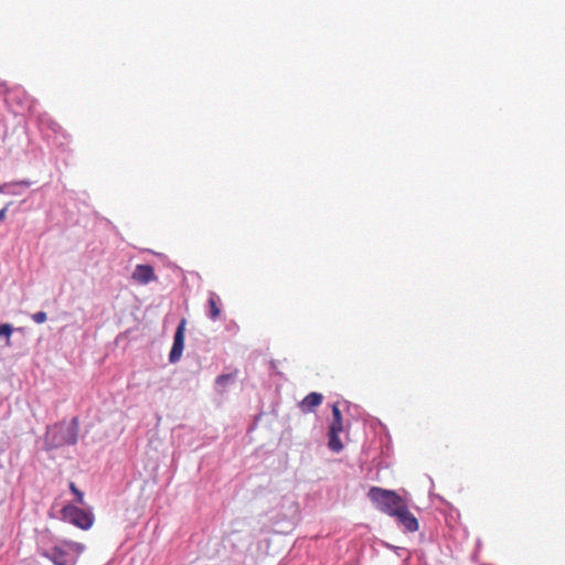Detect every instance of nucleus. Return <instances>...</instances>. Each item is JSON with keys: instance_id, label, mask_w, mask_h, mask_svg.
I'll return each instance as SVG.
<instances>
[{"instance_id": "f257e3e1", "label": "nucleus", "mask_w": 565, "mask_h": 565, "mask_svg": "<svg viewBox=\"0 0 565 565\" xmlns=\"http://www.w3.org/2000/svg\"><path fill=\"white\" fill-rule=\"evenodd\" d=\"M84 550L85 545L82 543L63 540L52 548L44 550L41 554L54 565H76Z\"/></svg>"}, {"instance_id": "f03ea898", "label": "nucleus", "mask_w": 565, "mask_h": 565, "mask_svg": "<svg viewBox=\"0 0 565 565\" xmlns=\"http://www.w3.org/2000/svg\"><path fill=\"white\" fill-rule=\"evenodd\" d=\"M367 497L377 510L390 516H393L406 503L405 499L395 491L380 487H372Z\"/></svg>"}, {"instance_id": "7ed1b4c3", "label": "nucleus", "mask_w": 565, "mask_h": 565, "mask_svg": "<svg viewBox=\"0 0 565 565\" xmlns=\"http://www.w3.org/2000/svg\"><path fill=\"white\" fill-rule=\"evenodd\" d=\"M78 437V419L74 417L70 423L54 425L47 431V440L51 447L57 448L65 445H74Z\"/></svg>"}, {"instance_id": "20e7f679", "label": "nucleus", "mask_w": 565, "mask_h": 565, "mask_svg": "<svg viewBox=\"0 0 565 565\" xmlns=\"http://www.w3.org/2000/svg\"><path fill=\"white\" fill-rule=\"evenodd\" d=\"M62 519L71 524L82 529L88 530L94 523V515L89 511H85L76 505L67 504L62 511Z\"/></svg>"}, {"instance_id": "39448f33", "label": "nucleus", "mask_w": 565, "mask_h": 565, "mask_svg": "<svg viewBox=\"0 0 565 565\" xmlns=\"http://www.w3.org/2000/svg\"><path fill=\"white\" fill-rule=\"evenodd\" d=\"M343 431L342 414L337 404L332 406V420L329 427V448L334 452H340L343 449L339 435Z\"/></svg>"}, {"instance_id": "423d86ee", "label": "nucleus", "mask_w": 565, "mask_h": 565, "mask_svg": "<svg viewBox=\"0 0 565 565\" xmlns=\"http://www.w3.org/2000/svg\"><path fill=\"white\" fill-rule=\"evenodd\" d=\"M185 319H182L175 330L174 338H173V345L169 354V361L171 363L178 362L181 356L184 349V332H185Z\"/></svg>"}, {"instance_id": "0eeeda50", "label": "nucleus", "mask_w": 565, "mask_h": 565, "mask_svg": "<svg viewBox=\"0 0 565 565\" xmlns=\"http://www.w3.org/2000/svg\"><path fill=\"white\" fill-rule=\"evenodd\" d=\"M398 524L407 532H416L419 529L418 520L409 511L407 502L393 515Z\"/></svg>"}, {"instance_id": "6e6552de", "label": "nucleus", "mask_w": 565, "mask_h": 565, "mask_svg": "<svg viewBox=\"0 0 565 565\" xmlns=\"http://www.w3.org/2000/svg\"><path fill=\"white\" fill-rule=\"evenodd\" d=\"M132 279L140 284H148L156 280L157 277L151 265H137L132 273Z\"/></svg>"}, {"instance_id": "1a4fd4ad", "label": "nucleus", "mask_w": 565, "mask_h": 565, "mask_svg": "<svg viewBox=\"0 0 565 565\" xmlns=\"http://www.w3.org/2000/svg\"><path fill=\"white\" fill-rule=\"evenodd\" d=\"M222 300L215 292H210L207 299V316L212 321H216L222 315Z\"/></svg>"}, {"instance_id": "9d476101", "label": "nucleus", "mask_w": 565, "mask_h": 565, "mask_svg": "<svg viewBox=\"0 0 565 565\" xmlns=\"http://www.w3.org/2000/svg\"><path fill=\"white\" fill-rule=\"evenodd\" d=\"M322 399L323 397L320 393L312 392L302 399L300 407L303 412H312L322 403Z\"/></svg>"}, {"instance_id": "9b49d317", "label": "nucleus", "mask_w": 565, "mask_h": 565, "mask_svg": "<svg viewBox=\"0 0 565 565\" xmlns=\"http://www.w3.org/2000/svg\"><path fill=\"white\" fill-rule=\"evenodd\" d=\"M31 185L30 181H19L13 183H7L2 186H0V192L7 193V194H20L19 188H28Z\"/></svg>"}, {"instance_id": "f8f14e48", "label": "nucleus", "mask_w": 565, "mask_h": 565, "mask_svg": "<svg viewBox=\"0 0 565 565\" xmlns=\"http://www.w3.org/2000/svg\"><path fill=\"white\" fill-rule=\"evenodd\" d=\"M13 328L9 323L0 324V345L10 347Z\"/></svg>"}, {"instance_id": "ddd939ff", "label": "nucleus", "mask_w": 565, "mask_h": 565, "mask_svg": "<svg viewBox=\"0 0 565 565\" xmlns=\"http://www.w3.org/2000/svg\"><path fill=\"white\" fill-rule=\"evenodd\" d=\"M232 380H233V374L218 375L215 380V385H216L218 393H224L227 383Z\"/></svg>"}, {"instance_id": "4468645a", "label": "nucleus", "mask_w": 565, "mask_h": 565, "mask_svg": "<svg viewBox=\"0 0 565 565\" xmlns=\"http://www.w3.org/2000/svg\"><path fill=\"white\" fill-rule=\"evenodd\" d=\"M68 487H70V490L72 491V493L75 495L76 502L82 505L85 504L84 493L79 489H77L75 483L73 481H71Z\"/></svg>"}, {"instance_id": "2eb2a0df", "label": "nucleus", "mask_w": 565, "mask_h": 565, "mask_svg": "<svg viewBox=\"0 0 565 565\" xmlns=\"http://www.w3.org/2000/svg\"><path fill=\"white\" fill-rule=\"evenodd\" d=\"M32 319L35 323H44L46 320H47V315L46 312L44 311H39V312H35L33 316H32Z\"/></svg>"}, {"instance_id": "dca6fc26", "label": "nucleus", "mask_w": 565, "mask_h": 565, "mask_svg": "<svg viewBox=\"0 0 565 565\" xmlns=\"http://www.w3.org/2000/svg\"><path fill=\"white\" fill-rule=\"evenodd\" d=\"M7 215V206L0 210V222L6 218Z\"/></svg>"}]
</instances>
